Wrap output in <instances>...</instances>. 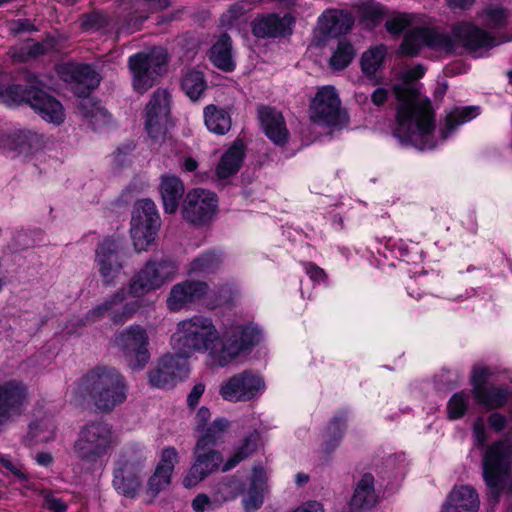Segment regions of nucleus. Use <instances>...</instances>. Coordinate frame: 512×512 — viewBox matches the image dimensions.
Segmentation results:
<instances>
[{"label":"nucleus","mask_w":512,"mask_h":512,"mask_svg":"<svg viewBox=\"0 0 512 512\" xmlns=\"http://www.w3.org/2000/svg\"><path fill=\"white\" fill-rule=\"evenodd\" d=\"M260 339L261 331L251 324L232 325L220 335L211 317L196 314L177 323L171 344L183 357L206 353L207 363L211 367L223 368Z\"/></svg>","instance_id":"1"},{"label":"nucleus","mask_w":512,"mask_h":512,"mask_svg":"<svg viewBox=\"0 0 512 512\" xmlns=\"http://www.w3.org/2000/svg\"><path fill=\"white\" fill-rule=\"evenodd\" d=\"M512 36L496 38L470 22H461L452 29V36L430 28L408 31L399 47V54L414 57L423 47L445 53H460L459 49L477 52L511 41Z\"/></svg>","instance_id":"2"},{"label":"nucleus","mask_w":512,"mask_h":512,"mask_svg":"<svg viewBox=\"0 0 512 512\" xmlns=\"http://www.w3.org/2000/svg\"><path fill=\"white\" fill-rule=\"evenodd\" d=\"M398 101L397 126L394 136L403 146L418 150L436 147L434 138V115L429 100L419 97L416 88L408 83L394 86Z\"/></svg>","instance_id":"3"},{"label":"nucleus","mask_w":512,"mask_h":512,"mask_svg":"<svg viewBox=\"0 0 512 512\" xmlns=\"http://www.w3.org/2000/svg\"><path fill=\"white\" fill-rule=\"evenodd\" d=\"M260 435L254 430L246 435L234 448L232 454L223 462V455L215 448L195 444L193 463L183 479L186 488H192L218 471L228 472L250 457L258 448Z\"/></svg>","instance_id":"4"},{"label":"nucleus","mask_w":512,"mask_h":512,"mask_svg":"<svg viewBox=\"0 0 512 512\" xmlns=\"http://www.w3.org/2000/svg\"><path fill=\"white\" fill-rule=\"evenodd\" d=\"M75 394L89 397L102 412H110L127 399L128 385L125 377L115 368L97 366L77 383Z\"/></svg>","instance_id":"5"},{"label":"nucleus","mask_w":512,"mask_h":512,"mask_svg":"<svg viewBox=\"0 0 512 512\" xmlns=\"http://www.w3.org/2000/svg\"><path fill=\"white\" fill-rule=\"evenodd\" d=\"M112 427L100 420L89 421L80 427L73 452L82 462L95 465L117 445Z\"/></svg>","instance_id":"6"},{"label":"nucleus","mask_w":512,"mask_h":512,"mask_svg":"<svg viewBox=\"0 0 512 512\" xmlns=\"http://www.w3.org/2000/svg\"><path fill=\"white\" fill-rule=\"evenodd\" d=\"M512 462V441L510 435L487 446L483 455V478L488 488V496L498 502L506 490V478Z\"/></svg>","instance_id":"7"},{"label":"nucleus","mask_w":512,"mask_h":512,"mask_svg":"<svg viewBox=\"0 0 512 512\" xmlns=\"http://www.w3.org/2000/svg\"><path fill=\"white\" fill-rule=\"evenodd\" d=\"M180 272L176 259L163 256L145 262L129 283V293L134 297H142L164 287L174 280Z\"/></svg>","instance_id":"8"},{"label":"nucleus","mask_w":512,"mask_h":512,"mask_svg":"<svg viewBox=\"0 0 512 512\" xmlns=\"http://www.w3.org/2000/svg\"><path fill=\"white\" fill-rule=\"evenodd\" d=\"M145 455L143 449H126L114 470L113 486L126 497L133 498L138 493L144 469Z\"/></svg>","instance_id":"9"},{"label":"nucleus","mask_w":512,"mask_h":512,"mask_svg":"<svg viewBox=\"0 0 512 512\" xmlns=\"http://www.w3.org/2000/svg\"><path fill=\"white\" fill-rule=\"evenodd\" d=\"M160 227V217L155 203L150 199L139 200L134 207L130 233L135 249L145 251L155 241Z\"/></svg>","instance_id":"10"},{"label":"nucleus","mask_w":512,"mask_h":512,"mask_svg":"<svg viewBox=\"0 0 512 512\" xmlns=\"http://www.w3.org/2000/svg\"><path fill=\"white\" fill-rule=\"evenodd\" d=\"M167 63V53L164 48L155 47L148 52H140L129 58L128 64L133 75V87L139 93L151 88L156 76Z\"/></svg>","instance_id":"11"},{"label":"nucleus","mask_w":512,"mask_h":512,"mask_svg":"<svg viewBox=\"0 0 512 512\" xmlns=\"http://www.w3.org/2000/svg\"><path fill=\"white\" fill-rule=\"evenodd\" d=\"M114 341L131 369L141 370L149 362V336L144 327L130 325L119 332Z\"/></svg>","instance_id":"12"},{"label":"nucleus","mask_w":512,"mask_h":512,"mask_svg":"<svg viewBox=\"0 0 512 512\" xmlns=\"http://www.w3.org/2000/svg\"><path fill=\"white\" fill-rule=\"evenodd\" d=\"M309 116L312 122L327 127H340L346 123V114L341 110V101L333 86L318 90L311 102Z\"/></svg>","instance_id":"13"},{"label":"nucleus","mask_w":512,"mask_h":512,"mask_svg":"<svg viewBox=\"0 0 512 512\" xmlns=\"http://www.w3.org/2000/svg\"><path fill=\"white\" fill-rule=\"evenodd\" d=\"M28 85L25 90V103L46 122L60 125L65 120L63 105L53 96L42 89V84L37 77L31 73L26 75Z\"/></svg>","instance_id":"14"},{"label":"nucleus","mask_w":512,"mask_h":512,"mask_svg":"<svg viewBox=\"0 0 512 512\" xmlns=\"http://www.w3.org/2000/svg\"><path fill=\"white\" fill-rule=\"evenodd\" d=\"M217 207L218 199L215 193L196 188L186 194L181 213L188 223L195 226H204L213 219Z\"/></svg>","instance_id":"15"},{"label":"nucleus","mask_w":512,"mask_h":512,"mask_svg":"<svg viewBox=\"0 0 512 512\" xmlns=\"http://www.w3.org/2000/svg\"><path fill=\"white\" fill-rule=\"evenodd\" d=\"M264 390V380L258 374L243 371L223 382L219 394L229 402H245L258 397Z\"/></svg>","instance_id":"16"},{"label":"nucleus","mask_w":512,"mask_h":512,"mask_svg":"<svg viewBox=\"0 0 512 512\" xmlns=\"http://www.w3.org/2000/svg\"><path fill=\"white\" fill-rule=\"evenodd\" d=\"M121 250L120 243L112 238H105L96 247L95 265L106 287L115 285L124 268Z\"/></svg>","instance_id":"17"},{"label":"nucleus","mask_w":512,"mask_h":512,"mask_svg":"<svg viewBox=\"0 0 512 512\" xmlns=\"http://www.w3.org/2000/svg\"><path fill=\"white\" fill-rule=\"evenodd\" d=\"M170 95L156 90L146 106L145 128L153 140H165L170 120Z\"/></svg>","instance_id":"18"},{"label":"nucleus","mask_w":512,"mask_h":512,"mask_svg":"<svg viewBox=\"0 0 512 512\" xmlns=\"http://www.w3.org/2000/svg\"><path fill=\"white\" fill-rule=\"evenodd\" d=\"M188 374L187 357L176 352L175 355L162 356L157 366L148 372V378L153 387L163 389L173 387L177 380L187 377Z\"/></svg>","instance_id":"19"},{"label":"nucleus","mask_w":512,"mask_h":512,"mask_svg":"<svg viewBox=\"0 0 512 512\" xmlns=\"http://www.w3.org/2000/svg\"><path fill=\"white\" fill-rule=\"evenodd\" d=\"M209 292V285L205 281L185 279L174 284L166 299V306L170 312H179L189 309L202 301Z\"/></svg>","instance_id":"20"},{"label":"nucleus","mask_w":512,"mask_h":512,"mask_svg":"<svg viewBox=\"0 0 512 512\" xmlns=\"http://www.w3.org/2000/svg\"><path fill=\"white\" fill-rule=\"evenodd\" d=\"M126 297L124 288L118 289L112 295L108 296L102 303L89 311L87 321H96L102 318L105 314L111 316V320L115 324H122L130 319L141 307L139 301H132L124 304L120 309L114 308L122 303Z\"/></svg>","instance_id":"21"},{"label":"nucleus","mask_w":512,"mask_h":512,"mask_svg":"<svg viewBox=\"0 0 512 512\" xmlns=\"http://www.w3.org/2000/svg\"><path fill=\"white\" fill-rule=\"evenodd\" d=\"M126 297L124 288L118 289L112 295L108 296L102 303L89 311L87 321H96L102 318L105 314L111 316V320L115 324H122L130 319L141 307L139 301H132L124 304L120 309L114 308L122 303Z\"/></svg>","instance_id":"22"},{"label":"nucleus","mask_w":512,"mask_h":512,"mask_svg":"<svg viewBox=\"0 0 512 512\" xmlns=\"http://www.w3.org/2000/svg\"><path fill=\"white\" fill-rule=\"evenodd\" d=\"M59 72L64 81L75 83L82 88L80 94L89 92L100 83L99 73L89 64H65Z\"/></svg>","instance_id":"23"},{"label":"nucleus","mask_w":512,"mask_h":512,"mask_svg":"<svg viewBox=\"0 0 512 512\" xmlns=\"http://www.w3.org/2000/svg\"><path fill=\"white\" fill-rule=\"evenodd\" d=\"M268 491L267 474L263 467L255 466L252 471L249 487L242 499L245 512H256L263 503Z\"/></svg>","instance_id":"24"},{"label":"nucleus","mask_w":512,"mask_h":512,"mask_svg":"<svg viewBox=\"0 0 512 512\" xmlns=\"http://www.w3.org/2000/svg\"><path fill=\"white\" fill-rule=\"evenodd\" d=\"M258 117L265 134L273 143L282 145L287 141L289 132L279 111L263 106L258 109Z\"/></svg>","instance_id":"25"},{"label":"nucleus","mask_w":512,"mask_h":512,"mask_svg":"<svg viewBox=\"0 0 512 512\" xmlns=\"http://www.w3.org/2000/svg\"><path fill=\"white\" fill-rule=\"evenodd\" d=\"M178 462V452L174 447H166L162 450L161 459L156 467L153 476L149 479V490L158 493L167 488L171 481V476Z\"/></svg>","instance_id":"26"},{"label":"nucleus","mask_w":512,"mask_h":512,"mask_svg":"<svg viewBox=\"0 0 512 512\" xmlns=\"http://www.w3.org/2000/svg\"><path fill=\"white\" fill-rule=\"evenodd\" d=\"M292 22L289 15L280 17L277 14H269L253 22V34L260 38L284 36L291 32Z\"/></svg>","instance_id":"27"},{"label":"nucleus","mask_w":512,"mask_h":512,"mask_svg":"<svg viewBox=\"0 0 512 512\" xmlns=\"http://www.w3.org/2000/svg\"><path fill=\"white\" fill-rule=\"evenodd\" d=\"M159 191L165 213H175L185 192L183 182L177 176L164 175L161 177Z\"/></svg>","instance_id":"28"},{"label":"nucleus","mask_w":512,"mask_h":512,"mask_svg":"<svg viewBox=\"0 0 512 512\" xmlns=\"http://www.w3.org/2000/svg\"><path fill=\"white\" fill-rule=\"evenodd\" d=\"M445 502L459 512H478L480 506L477 491L469 485L455 486Z\"/></svg>","instance_id":"29"},{"label":"nucleus","mask_w":512,"mask_h":512,"mask_svg":"<svg viewBox=\"0 0 512 512\" xmlns=\"http://www.w3.org/2000/svg\"><path fill=\"white\" fill-rule=\"evenodd\" d=\"M320 20L325 32L332 37L348 33L354 24V17L350 12L337 9L323 13Z\"/></svg>","instance_id":"30"},{"label":"nucleus","mask_w":512,"mask_h":512,"mask_svg":"<svg viewBox=\"0 0 512 512\" xmlns=\"http://www.w3.org/2000/svg\"><path fill=\"white\" fill-rule=\"evenodd\" d=\"M376 499L374 477L369 473L364 474L356 485L350 501V507L354 512L370 509L376 503Z\"/></svg>","instance_id":"31"},{"label":"nucleus","mask_w":512,"mask_h":512,"mask_svg":"<svg viewBox=\"0 0 512 512\" xmlns=\"http://www.w3.org/2000/svg\"><path fill=\"white\" fill-rule=\"evenodd\" d=\"M245 156L242 142H235L221 157L216 168V175L220 179H227L235 175L243 162Z\"/></svg>","instance_id":"32"},{"label":"nucleus","mask_w":512,"mask_h":512,"mask_svg":"<svg viewBox=\"0 0 512 512\" xmlns=\"http://www.w3.org/2000/svg\"><path fill=\"white\" fill-rule=\"evenodd\" d=\"M244 491L243 481L236 476H225L216 482L212 487L214 502L221 506L226 502L235 500Z\"/></svg>","instance_id":"33"},{"label":"nucleus","mask_w":512,"mask_h":512,"mask_svg":"<svg viewBox=\"0 0 512 512\" xmlns=\"http://www.w3.org/2000/svg\"><path fill=\"white\" fill-rule=\"evenodd\" d=\"M223 265L222 255L217 251H206L195 257L187 267V274L208 276L216 273Z\"/></svg>","instance_id":"34"},{"label":"nucleus","mask_w":512,"mask_h":512,"mask_svg":"<svg viewBox=\"0 0 512 512\" xmlns=\"http://www.w3.org/2000/svg\"><path fill=\"white\" fill-rule=\"evenodd\" d=\"M511 391L503 386H486L473 394L474 400L487 410H495L506 405Z\"/></svg>","instance_id":"35"},{"label":"nucleus","mask_w":512,"mask_h":512,"mask_svg":"<svg viewBox=\"0 0 512 512\" xmlns=\"http://www.w3.org/2000/svg\"><path fill=\"white\" fill-rule=\"evenodd\" d=\"M79 113L94 130L103 129L111 121V115L108 111L90 98L80 100Z\"/></svg>","instance_id":"36"},{"label":"nucleus","mask_w":512,"mask_h":512,"mask_svg":"<svg viewBox=\"0 0 512 512\" xmlns=\"http://www.w3.org/2000/svg\"><path fill=\"white\" fill-rule=\"evenodd\" d=\"M232 43L228 34H222L210 51V60L221 70L232 71L235 63L232 58Z\"/></svg>","instance_id":"37"},{"label":"nucleus","mask_w":512,"mask_h":512,"mask_svg":"<svg viewBox=\"0 0 512 512\" xmlns=\"http://www.w3.org/2000/svg\"><path fill=\"white\" fill-rule=\"evenodd\" d=\"M204 120L207 129L217 135H224L231 129V116L223 108L208 105L204 109Z\"/></svg>","instance_id":"38"},{"label":"nucleus","mask_w":512,"mask_h":512,"mask_svg":"<svg viewBox=\"0 0 512 512\" xmlns=\"http://www.w3.org/2000/svg\"><path fill=\"white\" fill-rule=\"evenodd\" d=\"M478 114L479 108L477 106L454 108L450 110L446 115L444 126L441 129L442 140L448 138L458 126L474 119Z\"/></svg>","instance_id":"39"},{"label":"nucleus","mask_w":512,"mask_h":512,"mask_svg":"<svg viewBox=\"0 0 512 512\" xmlns=\"http://www.w3.org/2000/svg\"><path fill=\"white\" fill-rule=\"evenodd\" d=\"M386 54L387 48L383 44L365 51L361 57L362 73L369 79H375L376 73L383 67Z\"/></svg>","instance_id":"40"},{"label":"nucleus","mask_w":512,"mask_h":512,"mask_svg":"<svg viewBox=\"0 0 512 512\" xmlns=\"http://www.w3.org/2000/svg\"><path fill=\"white\" fill-rule=\"evenodd\" d=\"M207 83L201 71L188 69L181 78V88L184 93L192 100H198L206 90Z\"/></svg>","instance_id":"41"},{"label":"nucleus","mask_w":512,"mask_h":512,"mask_svg":"<svg viewBox=\"0 0 512 512\" xmlns=\"http://www.w3.org/2000/svg\"><path fill=\"white\" fill-rule=\"evenodd\" d=\"M230 423L226 418H217L209 426L203 427L196 441L197 444L214 448L229 429Z\"/></svg>","instance_id":"42"},{"label":"nucleus","mask_w":512,"mask_h":512,"mask_svg":"<svg viewBox=\"0 0 512 512\" xmlns=\"http://www.w3.org/2000/svg\"><path fill=\"white\" fill-rule=\"evenodd\" d=\"M478 19L489 29H500L507 24V11L500 6H489L479 13Z\"/></svg>","instance_id":"43"},{"label":"nucleus","mask_w":512,"mask_h":512,"mask_svg":"<svg viewBox=\"0 0 512 512\" xmlns=\"http://www.w3.org/2000/svg\"><path fill=\"white\" fill-rule=\"evenodd\" d=\"M355 56L353 46L346 41H340L330 58L329 64L334 70H342L346 68Z\"/></svg>","instance_id":"44"},{"label":"nucleus","mask_w":512,"mask_h":512,"mask_svg":"<svg viewBox=\"0 0 512 512\" xmlns=\"http://www.w3.org/2000/svg\"><path fill=\"white\" fill-rule=\"evenodd\" d=\"M470 394L465 391H460L452 395L447 404V413L449 419L461 418L469 405Z\"/></svg>","instance_id":"45"},{"label":"nucleus","mask_w":512,"mask_h":512,"mask_svg":"<svg viewBox=\"0 0 512 512\" xmlns=\"http://www.w3.org/2000/svg\"><path fill=\"white\" fill-rule=\"evenodd\" d=\"M25 90L26 87L21 85L13 84L5 88L0 84V102L7 106L19 105L25 100Z\"/></svg>","instance_id":"46"},{"label":"nucleus","mask_w":512,"mask_h":512,"mask_svg":"<svg viewBox=\"0 0 512 512\" xmlns=\"http://www.w3.org/2000/svg\"><path fill=\"white\" fill-rule=\"evenodd\" d=\"M491 376V371L488 367L483 365H475L472 368L470 376V384L472 386L471 393L475 394L477 391L486 387V383Z\"/></svg>","instance_id":"47"},{"label":"nucleus","mask_w":512,"mask_h":512,"mask_svg":"<svg viewBox=\"0 0 512 512\" xmlns=\"http://www.w3.org/2000/svg\"><path fill=\"white\" fill-rule=\"evenodd\" d=\"M410 22L411 19L408 15L396 14L386 21L385 27L390 34L399 35L409 26Z\"/></svg>","instance_id":"48"},{"label":"nucleus","mask_w":512,"mask_h":512,"mask_svg":"<svg viewBox=\"0 0 512 512\" xmlns=\"http://www.w3.org/2000/svg\"><path fill=\"white\" fill-rule=\"evenodd\" d=\"M346 429V417L335 416L328 424L324 438H342Z\"/></svg>","instance_id":"49"},{"label":"nucleus","mask_w":512,"mask_h":512,"mask_svg":"<svg viewBox=\"0 0 512 512\" xmlns=\"http://www.w3.org/2000/svg\"><path fill=\"white\" fill-rule=\"evenodd\" d=\"M43 497V506L52 512H66L67 505L55 494L48 490H43L41 493Z\"/></svg>","instance_id":"50"},{"label":"nucleus","mask_w":512,"mask_h":512,"mask_svg":"<svg viewBox=\"0 0 512 512\" xmlns=\"http://www.w3.org/2000/svg\"><path fill=\"white\" fill-rule=\"evenodd\" d=\"M216 502H214V495L211 497L206 494H198L192 501V508L195 512H204L206 510H214L217 508Z\"/></svg>","instance_id":"51"},{"label":"nucleus","mask_w":512,"mask_h":512,"mask_svg":"<svg viewBox=\"0 0 512 512\" xmlns=\"http://www.w3.org/2000/svg\"><path fill=\"white\" fill-rule=\"evenodd\" d=\"M169 0H138L137 7L143 11L153 13L169 7Z\"/></svg>","instance_id":"52"},{"label":"nucleus","mask_w":512,"mask_h":512,"mask_svg":"<svg viewBox=\"0 0 512 512\" xmlns=\"http://www.w3.org/2000/svg\"><path fill=\"white\" fill-rule=\"evenodd\" d=\"M246 11L247 8L243 2H236L230 6L225 14H223L222 22L226 25H231L235 19L243 15Z\"/></svg>","instance_id":"53"},{"label":"nucleus","mask_w":512,"mask_h":512,"mask_svg":"<svg viewBox=\"0 0 512 512\" xmlns=\"http://www.w3.org/2000/svg\"><path fill=\"white\" fill-rule=\"evenodd\" d=\"M473 438L475 444L478 447L483 448L485 446L487 441V433L482 418L476 419L473 424Z\"/></svg>","instance_id":"54"},{"label":"nucleus","mask_w":512,"mask_h":512,"mask_svg":"<svg viewBox=\"0 0 512 512\" xmlns=\"http://www.w3.org/2000/svg\"><path fill=\"white\" fill-rule=\"evenodd\" d=\"M304 270L309 275L310 279L314 282H323L326 279L325 271L311 262L303 264Z\"/></svg>","instance_id":"55"},{"label":"nucleus","mask_w":512,"mask_h":512,"mask_svg":"<svg viewBox=\"0 0 512 512\" xmlns=\"http://www.w3.org/2000/svg\"><path fill=\"white\" fill-rule=\"evenodd\" d=\"M488 424L495 432H501L507 424V417L501 413L494 412L488 417Z\"/></svg>","instance_id":"56"},{"label":"nucleus","mask_w":512,"mask_h":512,"mask_svg":"<svg viewBox=\"0 0 512 512\" xmlns=\"http://www.w3.org/2000/svg\"><path fill=\"white\" fill-rule=\"evenodd\" d=\"M205 391V385L202 382L195 384L191 390V392L187 396V403L190 407H195L201 396Z\"/></svg>","instance_id":"57"},{"label":"nucleus","mask_w":512,"mask_h":512,"mask_svg":"<svg viewBox=\"0 0 512 512\" xmlns=\"http://www.w3.org/2000/svg\"><path fill=\"white\" fill-rule=\"evenodd\" d=\"M0 462L2 465L9 470L13 475H15L19 479H26V474L21 471V469L14 464L7 456H1Z\"/></svg>","instance_id":"58"},{"label":"nucleus","mask_w":512,"mask_h":512,"mask_svg":"<svg viewBox=\"0 0 512 512\" xmlns=\"http://www.w3.org/2000/svg\"><path fill=\"white\" fill-rule=\"evenodd\" d=\"M475 0H446L447 6L455 11V10H469Z\"/></svg>","instance_id":"59"},{"label":"nucleus","mask_w":512,"mask_h":512,"mask_svg":"<svg viewBox=\"0 0 512 512\" xmlns=\"http://www.w3.org/2000/svg\"><path fill=\"white\" fill-rule=\"evenodd\" d=\"M211 413L210 410L206 407H201L197 414L196 419L198 421L197 431L200 432L202 429L201 427L204 426L210 419Z\"/></svg>","instance_id":"60"},{"label":"nucleus","mask_w":512,"mask_h":512,"mask_svg":"<svg viewBox=\"0 0 512 512\" xmlns=\"http://www.w3.org/2000/svg\"><path fill=\"white\" fill-rule=\"evenodd\" d=\"M387 97H388V92L386 89L384 88H377L371 95V100L372 102L377 105V106H380L382 105L386 100H387Z\"/></svg>","instance_id":"61"},{"label":"nucleus","mask_w":512,"mask_h":512,"mask_svg":"<svg viewBox=\"0 0 512 512\" xmlns=\"http://www.w3.org/2000/svg\"><path fill=\"white\" fill-rule=\"evenodd\" d=\"M342 438H324L323 442V451L325 454L329 455L335 451V449L339 446Z\"/></svg>","instance_id":"62"},{"label":"nucleus","mask_w":512,"mask_h":512,"mask_svg":"<svg viewBox=\"0 0 512 512\" xmlns=\"http://www.w3.org/2000/svg\"><path fill=\"white\" fill-rule=\"evenodd\" d=\"M425 73V68L418 64L406 72V78L408 80H417L421 78Z\"/></svg>","instance_id":"63"},{"label":"nucleus","mask_w":512,"mask_h":512,"mask_svg":"<svg viewBox=\"0 0 512 512\" xmlns=\"http://www.w3.org/2000/svg\"><path fill=\"white\" fill-rule=\"evenodd\" d=\"M45 53L43 44L35 42L27 47V57H37Z\"/></svg>","instance_id":"64"}]
</instances>
